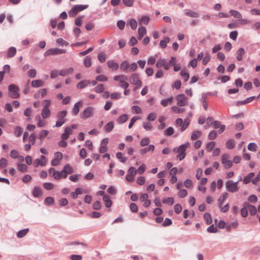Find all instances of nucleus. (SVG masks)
Instances as JSON below:
<instances>
[{
    "instance_id": "1",
    "label": "nucleus",
    "mask_w": 260,
    "mask_h": 260,
    "mask_svg": "<svg viewBox=\"0 0 260 260\" xmlns=\"http://www.w3.org/2000/svg\"><path fill=\"white\" fill-rule=\"evenodd\" d=\"M129 81L132 84L136 86L135 90L138 89L142 85V82L140 79V77L138 73H133L129 78Z\"/></svg>"
},
{
    "instance_id": "2",
    "label": "nucleus",
    "mask_w": 260,
    "mask_h": 260,
    "mask_svg": "<svg viewBox=\"0 0 260 260\" xmlns=\"http://www.w3.org/2000/svg\"><path fill=\"white\" fill-rule=\"evenodd\" d=\"M88 5H77L73 6L72 9L69 12L70 16L75 17L79 12L82 11L87 8Z\"/></svg>"
},
{
    "instance_id": "3",
    "label": "nucleus",
    "mask_w": 260,
    "mask_h": 260,
    "mask_svg": "<svg viewBox=\"0 0 260 260\" xmlns=\"http://www.w3.org/2000/svg\"><path fill=\"white\" fill-rule=\"evenodd\" d=\"M238 181L233 182L231 180L227 181L225 183L226 189L230 192H236L239 191V187L238 185Z\"/></svg>"
},
{
    "instance_id": "4",
    "label": "nucleus",
    "mask_w": 260,
    "mask_h": 260,
    "mask_svg": "<svg viewBox=\"0 0 260 260\" xmlns=\"http://www.w3.org/2000/svg\"><path fill=\"white\" fill-rule=\"evenodd\" d=\"M8 95L12 99H17L19 97L20 94L18 92L19 88L15 84H10L8 86Z\"/></svg>"
},
{
    "instance_id": "5",
    "label": "nucleus",
    "mask_w": 260,
    "mask_h": 260,
    "mask_svg": "<svg viewBox=\"0 0 260 260\" xmlns=\"http://www.w3.org/2000/svg\"><path fill=\"white\" fill-rule=\"evenodd\" d=\"M189 146V143L188 142L184 144L180 145L177 150V152L178 154L177 155V157L180 160H183L186 155L185 151L186 149Z\"/></svg>"
},
{
    "instance_id": "6",
    "label": "nucleus",
    "mask_w": 260,
    "mask_h": 260,
    "mask_svg": "<svg viewBox=\"0 0 260 260\" xmlns=\"http://www.w3.org/2000/svg\"><path fill=\"white\" fill-rule=\"evenodd\" d=\"M94 108L92 107H88L80 113V117L83 119H87L92 117L94 114Z\"/></svg>"
},
{
    "instance_id": "7",
    "label": "nucleus",
    "mask_w": 260,
    "mask_h": 260,
    "mask_svg": "<svg viewBox=\"0 0 260 260\" xmlns=\"http://www.w3.org/2000/svg\"><path fill=\"white\" fill-rule=\"evenodd\" d=\"M66 52V50L63 49H59L57 48H51L48 50L44 53V56H49L51 55H57L63 54Z\"/></svg>"
},
{
    "instance_id": "8",
    "label": "nucleus",
    "mask_w": 260,
    "mask_h": 260,
    "mask_svg": "<svg viewBox=\"0 0 260 260\" xmlns=\"http://www.w3.org/2000/svg\"><path fill=\"white\" fill-rule=\"evenodd\" d=\"M176 100L177 101V105L178 106L182 107L186 105L187 98L184 94H180L176 96Z\"/></svg>"
},
{
    "instance_id": "9",
    "label": "nucleus",
    "mask_w": 260,
    "mask_h": 260,
    "mask_svg": "<svg viewBox=\"0 0 260 260\" xmlns=\"http://www.w3.org/2000/svg\"><path fill=\"white\" fill-rule=\"evenodd\" d=\"M229 155L227 154L222 155L221 158V162L224 165L226 169L230 168L233 165V162L229 160Z\"/></svg>"
},
{
    "instance_id": "10",
    "label": "nucleus",
    "mask_w": 260,
    "mask_h": 260,
    "mask_svg": "<svg viewBox=\"0 0 260 260\" xmlns=\"http://www.w3.org/2000/svg\"><path fill=\"white\" fill-rule=\"evenodd\" d=\"M82 105V101H79L77 103H76L72 109V114L73 115H77L78 113L79 112L80 110V107Z\"/></svg>"
},
{
    "instance_id": "11",
    "label": "nucleus",
    "mask_w": 260,
    "mask_h": 260,
    "mask_svg": "<svg viewBox=\"0 0 260 260\" xmlns=\"http://www.w3.org/2000/svg\"><path fill=\"white\" fill-rule=\"evenodd\" d=\"M184 14L186 16L191 18H198L199 17V13L197 12H194L190 9L184 10Z\"/></svg>"
},
{
    "instance_id": "12",
    "label": "nucleus",
    "mask_w": 260,
    "mask_h": 260,
    "mask_svg": "<svg viewBox=\"0 0 260 260\" xmlns=\"http://www.w3.org/2000/svg\"><path fill=\"white\" fill-rule=\"evenodd\" d=\"M72 133V128L70 126L66 127L64 132L61 135V138L62 140H67Z\"/></svg>"
},
{
    "instance_id": "13",
    "label": "nucleus",
    "mask_w": 260,
    "mask_h": 260,
    "mask_svg": "<svg viewBox=\"0 0 260 260\" xmlns=\"http://www.w3.org/2000/svg\"><path fill=\"white\" fill-rule=\"evenodd\" d=\"M107 66L108 68L111 69L113 71H116L118 69L119 65L118 64L113 61V60H109L107 62Z\"/></svg>"
},
{
    "instance_id": "14",
    "label": "nucleus",
    "mask_w": 260,
    "mask_h": 260,
    "mask_svg": "<svg viewBox=\"0 0 260 260\" xmlns=\"http://www.w3.org/2000/svg\"><path fill=\"white\" fill-rule=\"evenodd\" d=\"M103 199L105 203V205L107 208H110L111 207L112 202L109 195L106 194L104 196Z\"/></svg>"
},
{
    "instance_id": "15",
    "label": "nucleus",
    "mask_w": 260,
    "mask_h": 260,
    "mask_svg": "<svg viewBox=\"0 0 260 260\" xmlns=\"http://www.w3.org/2000/svg\"><path fill=\"white\" fill-rule=\"evenodd\" d=\"M248 203H244L243 204V207L241 210V215L243 217H246L248 215Z\"/></svg>"
},
{
    "instance_id": "16",
    "label": "nucleus",
    "mask_w": 260,
    "mask_h": 260,
    "mask_svg": "<svg viewBox=\"0 0 260 260\" xmlns=\"http://www.w3.org/2000/svg\"><path fill=\"white\" fill-rule=\"evenodd\" d=\"M254 173H250L243 179V182L245 184H248L252 180V178L254 176Z\"/></svg>"
},
{
    "instance_id": "17",
    "label": "nucleus",
    "mask_w": 260,
    "mask_h": 260,
    "mask_svg": "<svg viewBox=\"0 0 260 260\" xmlns=\"http://www.w3.org/2000/svg\"><path fill=\"white\" fill-rule=\"evenodd\" d=\"M16 48L14 47H11L9 48L7 53V56L8 58H11L14 57L16 53Z\"/></svg>"
},
{
    "instance_id": "18",
    "label": "nucleus",
    "mask_w": 260,
    "mask_h": 260,
    "mask_svg": "<svg viewBox=\"0 0 260 260\" xmlns=\"http://www.w3.org/2000/svg\"><path fill=\"white\" fill-rule=\"evenodd\" d=\"M207 99V93H203L202 94L201 103H202V106L205 110H206L207 109V105H207V103L206 102Z\"/></svg>"
},
{
    "instance_id": "19",
    "label": "nucleus",
    "mask_w": 260,
    "mask_h": 260,
    "mask_svg": "<svg viewBox=\"0 0 260 260\" xmlns=\"http://www.w3.org/2000/svg\"><path fill=\"white\" fill-rule=\"evenodd\" d=\"M32 193L35 197H39L42 194L41 188L39 186H35L32 190Z\"/></svg>"
},
{
    "instance_id": "20",
    "label": "nucleus",
    "mask_w": 260,
    "mask_h": 260,
    "mask_svg": "<svg viewBox=\"0 0 260 260\" xmlns=\"http://www.w3.org/2000/svg\"><path fill=\"white\" fill-rule=\"evenodd\" d=\"M31 86L34 88H38L43 86L44 81L41 80H32L31 83Z\"/></svg>"
},
{
    "instance_id": "21",
    "label": "nucleus",
    "mask_w": 260,
    "mask_h": 260,
    "mask_svg": "<svg viewBox=\"0 0 260 260\" xmlns=\"http://www.w3.org/2000/svg\"><path fill=\"white\" fill-rule=\"evenodd\" d=\"M154 148L155 147L153 145H149L147 148L141 149L140 152L142 155H143L149 151H153Z\"/></svg>"
},
{
    "instance_id": "22",
    "label": "nucleus",
    "mask_w": 260,
    "mask_h": 260,
    "mask_svg": "<svg viewBox=\"0 0 260 260\" xmlns=\"http://www.w3.org/2000/svg\"><path fill=\"white\" fill-rule=\"evenodd\" d=\"M90 83V80H82L77 84V87L79 89H83Z\"/></svg>"
},
{
    "instance_id": "23",
    "label": "nucleus",
    "mask_w": 260,
    "mask_h": 260,
    "mask_svg": "<svg viewBox=\"0 0 260 260\" xmlns=\"http://www.w3.org/2000/svg\"><path fill=\"white\" fill-rule=\"evenodd\" d=\"M50 171H53L52 176L55 180H59L61 178V171H56L53 168H50Z\"/></svg>"
},
{
    "instance_id": "24",
    "label": "nucleus",
    "mask_w": 260,
    "mask_h": 260,
    "mask_svg": "<svg viewBox=\"0 0 260 260\" xmlns=\"http://www.w3.org/2000/svg\"><path fill=\"white\" fill-rule=\"evenodd\" d=\"M146 34V28L144 26L140 27L138 29V39L141 40Z\"/></svg>"
},
{
    "instance_id": "25",
    "label": "nucleus",
    "mask_w": 260,
    "mask_h": 260,
    "mask_svg": "<svg viewBox=\"0 0 260 260\" xmlns=\"http://www.w3.org/2000/svg\"><path fill=\"white\" fill-rule=\"evenodd\" d=\"M128 119V116L126 114L120 115L117 119V121L119 124H122L126 122Z\"/></svg>"
},
{
    "instance_id": "26",
    "label": "nucleus",
    "mask_w": 260,
    "mask_h": 260,
    "mask_svg": "<svg viewBox=\"0 0 260 260\" xmlns=\"http://www.w3.org/2000/svg\"><path fill=\"white\" fill-rule=\"evenodd\" d=\"M104 130L107 133H110L114 128V123L112 121H110L107 123L104 126Z\"/></svg>"
},
{
    "instance_id": "27",
    "label": "nucleus",
    "mask_w": 260,
    "mask_h": 260,
    "mask_svg": "<svg viewBox=\"0 0 260 260\" xmlns=\"http://www.w3.org/2000/svg\"><path fill=\"white\" fill-rule=\"evenodd\" d=\"M29 231V229H24L18 232L17 236L19 238H22L27 235Z\"/></svg>"
},
{
    "instance_id": "28",
    "label": "nucleus",
    "mask_w": 260,
    "mask_h": 260,
    "mask_svg": "<svg viewBox=\"0 0 260 260\" xmlns=\"http://www.w3.org/2000/svg\"><path fill=\"white\" fill-rule=\"evenodd\" d=\"M228 194L227 192H224L222 194V196L218 200V205L219 208H221V206L224 201L226 199Z\"/></svg>"
},
{
    "instance_id": "29",
    "label": "nucleus",
    "mask_w": 260,
    "mask_h": 260,
    "mask_svg": "<svg viewBox=\"0 0 260 260\" xmlns=\"http://www.w3.org/2000/svg\"><path fill=\"white\" fill-rule=\"evenodd\" d=\"M170 42V38L168 37H165L164 40L160 41L159 45L161 48H165L167 47V43Z\"/></svg>"
},
{
    "instance_id": "30",
    "label": "nucleus",
    "mask_w": 260,
    "mask_h": 260,
    "mask_svg": "<svg viewBox=\"0 0 260 260\" xmlns=\"http://www.w3.org/2000/svg\"><path fill=\"white\" fill-rule=\"evenodd\" d=\"M229 13L236 18L240 19L242 17L241 14L237 11L231 10L230 11Z\"/></svg>"
},
{
    "instance_id": "31",
    "label": "nucleus",
    "mask_w": 260,
    "mask_h": 260,
    "mask_svg": "<svg viewBox=\"0 0 260 260\" xmlns=\"http://www.w3.org/2000/svg\"><path fill=\"white\" fill-rule=\"evenodd\" d=\"M129 63L127 61L124 60L120 64V69L122 71H125L128 69Z\"/></svg>"
},
{
    "instance_id": "32",
    "label": "nucleus",
    "mask_w": 260,
    "mask_h": 260,
    "mask_svg": "<svg viewBox=\"0 0 260 260\" xmlns=\"http://www.w3.org/2000/svg\"><path fill=\"white\" fill-rule=\"evenodd\" d=\"M167 62V60L164 58H160L158 61H157L156 63V67L157 68L159 69L164 66H165V64Z\"/></svg>"
},
{
    "instance_id": "33",
    "label": "nucleus",
    "mask_w": 260,
    "mask_h": 260,
    "mask_svg": "<svg viewBox=\"0 0 260 260\" xmlns=\"http://www.w3.org/2000/svg\"><path fill=\"white\" fill-rule=\"evenodd\" d=\"M172 101H173V98L170 97L168 99H165L162 100L160 102V104L164 107H166L169 105V104H170L172 102Z\"/></svg>"
},
{
    "instance_id": "34",
    "label": "nucleus",
    "mask_w": 260,
    "mask_h": 260,
    "mask_svg": "<svg viewBox=\"0 0 260 260\" xmlns=\"http://www.w3.org/2000/svg\"><path fill=\"white\" fill-rule=\"evenodd\" d=\"M247 206H248V210L249 211L250 214L251 215H255L257 212V209H256V207L255 206H254L253 205L250 204L249 203H248V205Z\"/></svg>"
},
{
    "instance_id": "35",
    "label": "nucleus",
    "mask_w": 260,
    "mask_h": 260,
    "mask_svg": "<svg viewBox=\"0 0 260 260\" xmlns=\"http://www.w3.org/2000/svg\"><path fill=\"white\" fill-rule=\"evenodd\" d=\"M204 218L207 224H211L212 223V219L209 213H206L204 215Z\"/></svg>"
},
{
    "instance_id": "36",
    "label": "nucleus",
    "mask_w": 260,
    "mask_h": 260,
    "mask_svg": "<svg viewBox=\"0 0 260 260\" xmlns=\"http://www.w3.org/2000/svg\"><path fill=\"white\" fill-rule=\"evenodd\" d=\"M33 165L35 167H38L40 165L41 166H45L46 165V162L45 161H41L40 159L37 158L34 161Z\"/></svg>"
},
{
    "instance_id": "37",
    "label": "nucleus",
    "mask_w": 260,
    "mask_h": 260,
    "mask_svg": "<svg viewBox=\"0 0 260 260\" xmlns=\"http://www.w3.org/2000/svg\"><path fill=\"white\" fill-rule=\"evenodd\" d=\"M127 25H130L133 30H135L137 27V22L134 19H132L127 23Z\"/></svg>"
},
{
    "instance_id": "38",
    "label": "nucleus",
    "mask_w": 260,
    "mask_h": 260,
    "mask_svg": "<svg viewBox=\"0 0 260 260\" xmlns=\"http://www.w3.org/2000/svg\"><path fill=\"white\" fill-rule=\"evenodd\" d=\"M67 111L66 110H63L59 112L57 116V119L60 120H64L63 118L67 115Z\"/></svg>"
},
{
    "instance_id": "39",
    "label": "nucleus",
    "mask_w": 260,
    "mask_h": 260,
    "mask_svg": "<svg viewBox=\"0 0 260 260\" xmlns=\"http://www.w3.org/2000/svg\"><path fill=\"white\" fill-rule=\"evenodd\" d=\"M189 124V120L187 119H185L184 121H183L182 125L181 126L180 131L181 132L184 131L188 126Z\"/></svg>"
},
{
    "instance_id": "40",
    "label": "nucleus",
    "mask_w": 260,
    "mask_h": 260,
    "mask_svg": "<svg viewBox=\"0 0 260 260\" xmlns=\"http://www.w3.org/2000/svg\"><path fill=\"white\" fill-rule=\"evenodd\" d=\"M62 172H66L67 174H72L73 172V170L69 164H67L64 166Z\"/></svg>"
},
{
    "instance_id": "41",
    "label": "nucleus",
    "mask_w": 260,
    "mask_h": 260,
    "mask_svg": "<svg viewBox=\"0 0 260 260\" xmlns=\"http://www.w3.org/2000/svg\"><path fill=\"white\" fill-rule=\"evenodd\" d=\"M116 156L118 159L120 160V161L121 162H123V163H124L127 160L126 157L123 156L122 153L120 152L116 153Z\"/></svg>"
},
{
    "instance_id": "42",
    "label": "nucleus",
    "mask_w": 260,
    "mask_h": 260,
    "mask_svg": "<svg viewBox=\"0 0 260 260\" xmlns=\"http://www.w3.org/2000/svg\"><path fill=\"white\" fill-rule=\"evenodd\" d=\"M50 115V111L49 109L44 108L42 109V115L44 118H48Z\"/></svg>"
},
{
    "instance_id": "43",
    "label": "nucleus",
    "mask_w": 260,
    "mask_h": 260,
    "mask_svg": "<svg viewBox=\"0 0 260 260\" xmlns=\"http://www.w3.org/2000/svg\"><path fill=\"white\" fill-rule=\"evenodd\" d=\"M43 187L48 190H52L54 187V185L50 182H45L43 184Z\"/></svg>"
},
{
    "instance_id": "44",
    "label": "nucleus",
    "mask_w": 260,
    "mask_h": 260,
    "mask_svg": "<svg viewBox=\"0 0 260 260\" xmlns=\"http://www.w3.org/2000/svg\"><path fill=\"white\" fill-rule=\"evenodd\" d=\"M174 132V128L172 127H169L164 132V135L166 136H170L173 134Z\"/></svg>"
},
{
    "instance_id": "45",
    "label": "nucleus",
    "mask_w": 260,
    "mask_h": 260,
    "mask_svg": "<svg viewBox=\"0 0 260 260\" xmlns=\"http://www.w3.org/2000/svg\"><path fill=\"white\" fill-rule=\"evenodd\" d=\"M18 169L19 171L24 173L27 172V167L23 164H18Z\"/></svg>"
},
{
    "instance_id": "46",
    "label": "nucleus",
    "mask_w": 260,
    "mask_h": 260,
    "mask_svg": "<svg viewBox=\"0 0 260 260\" xmlns=\"http://www.w3.org/2000/svg\"><path fill=\"white\" fill-rule=\"evenodd\" d=\"M180 75L183 78L184 81H187L189 78V74L183 70L181 71Z\"/></svg>"
},
{
    "instance_id": "47",
    "label": "nucleus",
    "mask_w": 260,
    "mask_h": 260,
    "mask_svg": "<svg viewBox=\"0 0 260 260\" xmlns=\"http://www.w3.org/2000/svg\"><path fill=\"white\" fill-rule=\"evenodd\" d=\"M201 134V132L200 131H195L192 133V135L191 136V139L192 140H196L199 137Z\"/></svg>"
},
{
    "instance_id": "48",
    "label": "nucleus",
    "mask_w": 260,
    "mask_h": 260,
    "mask_svg": "<svg viewBox=\"0 0 260 260\" xmlns=\"http://www.w3.org/2000/svg\"><path fill=\"white\" fill-rule=\"evenodd\" d=\"M172 111L176 113H181L185 111V109L182 108H179L177 106H173L171 108Z\"/></svg>"
},
{
    "instance_id": "49",
    "label": "nucleus",
    "mask_w": 260,
    "mask_h": 260,
    "mask_svg": "<svg viewBox=\"0 0 260 260\" xmlns=\"http://www.w3.org/2000/svg\"><path fill=\"white\" fill-rule=\"evenodd\" d=\"M162 202L164 204H167L172 205L174 203V199L172 197H169L165 199H163Z\"/></svg>"
},
{
    "instance_id": "50",
    "label": "nucleus",
    "mask_w": 260,
    "mask_h": 260,
    "mask_svg": "<svg viewBox=\"0 0 260 260\" xmlns=\"http://www.w3.org/2000/svg\"><path fill=\"white\" fill-rule=\"evenodd\" d=\"M104 89V85L102 84H99L94 88V91L96 93H101Z\"/></svg>"
},
{
    "instance_id": "51",
    "label": "nucleus",
    "mask_w": 260,
    "mask_h": 260,
    "mask_svg": "<svg viewBox=\"0 0 260 260\" xmlns=\"http://www.w3.org/2000/svg\"><path fill=\"white\" fill-rule=\"evenodd\" d=\"M149 21H150V18L148 16H142V18H141L140 23H143L145 25H147L148 24Z\"/></svg>"
},
{
    "instance_id": "52",
    "label": "nucleus",
    "mask_w": 260,
    "mask_h": 260,
    "mask_svg": "<svg viewBox=\"0 0 260 260\" xmlns=\"http://www.w3.org/2000/svg\"><path fill=\"white\" fill-rule=\"evenodd\" d=\"M22 129L18 126H16L15 128L14 135L16 137H20L22 134Z\"/></svg>"
},
{
    "instance_id": "53",
    "label": "nucleus",
    "mask_w": 260,
    "mask_h": 260,
    "mask_svg": "<svg viewBox=\"0 0 260 260\" xmlns=\"http://www.w3.org/2000/svg\"><path fill=\"white\" fill-rule=\"evenodd\" d=\"M150 143V140L148 138H144L142 139L140 142V145L142 147H144L149 144Z\"/></svg>"
},
{
    "instance_id": "54",
    "label": "nucleus",
    "mask_w": 260,
    "mask_h": 260,
    "mask_svg": "<svg viewBox=\"0 0 260 260\" xmlns=\"http://www.w3.org/2000/svg\"><path fill=\"white\" fill-rule=\"evenodd\" d=\"M84 65L86 68H89L91 66V58L89 56H86L85 58Z\"/></svg>"
},
{
    "instance_id": "55",
    "label": "nucleus",
    "mask_w": 260,
    "mask_h": 260,
    "mask_svg": "<svg viewBox=\"0 0 260 260\" xmlns=\"http://www.w3.org/2000/svg\"><path fill=\"white\" fill-rule=\"evenodd\" d=\"M95 79L98 81L106 82L108 80V78L103 75H100L97 76L95 78Z\"/></svg>"
},
{
    "instance_id": "56",
    "label": "nucleus",
    "mask_w": 260,
    "mask_h": 260,
    "mask_svg": "<svg viewBox=\"0 0 260 260\" xmlns=\"http://www.w3.org/2000/svg\"><path fill=\"white\" fill-rule=\"evenodd\" d=\"M207 231L210 233H216L217 232V229L214 224H212L207 228Z\"/></svg>"
},
{
    "instance_id": "57",
    "label": "nucleus",
    "mask_w": 260,
    "mask_h": 260,
    "mask_svg": "<svg viewBox=\"0 0 260 260\" xmlns=\"http://www.w3.org/2000/svg\"><path fill=\"white\" fill-rule=\"evenodd\" d=\"M226 146L228 149H233L235 146L234 141L231 139L229 140L226 143Z\"/></svg>"
},
{
    "instance_id": "58",
    "label": "nucleus",
    "mask_w": 260,
    "mask_h": 260,
    "mask_svg": "<svg viewBox=\"0 0 260 260\" xmlns=\"http://www.w3.org/2000/svg\"><path fill=\"white\" fill-rule=\"evenodd\" d=\"M54 202L53 198L51 197H48L45 198L44 203L47 205H50L52 204Z\"/></svg>"
},
{
    "instance_id": "59",
    "label": "nucleus",
    "mask_w": 260,
    "mask_h": 260,
    "mask_svg": "<svg viewBox=\"0 0 260 260\" xmlns=\"http://www.w3.org/2000/svg\"><path fill=\"white\" fill-rule=\"evenodd\" d=\"M117 27L120 29L123 30L125 25V22L123 20H118L117 22Z\"/></svg>"
},
{
    "instance_id": "60",
    "label": "nucleus",
    "mask_w": 260,
    "mask_h": 260,
    "mask_svg": "<svg viewBox=\"0 0 260 260\" xmlns=\"http://www.w3.org/2000/svg\"><path fill=\"white\" fill-rule=\"evenodd\" d=\"M257 146L254 143H250L247 147L249 150L255 152Z\"/></svg>"
},
{
    "instance_id": "61",
    "label": "nucleus",
    "mask_w": 260,
    "mask_h": 260,
    "mask_svg": "<svg viewBox=\"0 0 260 260\" xmlns=\"http://www.w3.org/2000/svg\"><path fill=\"white\" fill-rule=\"evenodd\" d=\"M187 191L184 189H180L178 193V196L181 198L185 197L187 196Z\"/></svg>"
},
{
    "instance_id": "62",
    "label": "nucleus",
    "mask_w": 260,
    "mask_h": 260,
    "mask_svg": "<svg viewBox=\"0 0 260 260\" xmlns=\"http://www.w3.org/2000/svg\"><path fill=\"white\" fill-rule=\"evenodd\" d=\"M143 126V128L146 131H150L153 128L152 124L149 122H144Z\"/></svg>"
},
{
    "instance_id": "63",
    "label": "nucleus",
    "mask_w": 260,
    "mask_h": 260,
    "mask_svg": "<svg viewBox=\"0 0 260 260\" xmlns=\"http://www.w3.org/2000/svg\"><path fill=\"white\" fill-rule=\"evenodd\" d=\"M120 83L121 84L119 85V86L121 88H122L124 89H126V88H127L129 86V84L127 82L124 81V79H121L120 80Z\"/></svg>"
},
{
    "instance_id": "64",
    "label": "nucleus",
    "mask_w": 260,
    "mask_h": 260,
    "mask_svg": "<svg viewBox=\"0 0 260 260\" xmlns=\"http://www.w3.org/2000/svg\"><path fill=\"white\" fill-rule=\"evenodd\" d=\"M132 111L133 113L139 114L141 112V109L139 106L135 105L132 107Z\"/></svg>"
}]
</instances>
